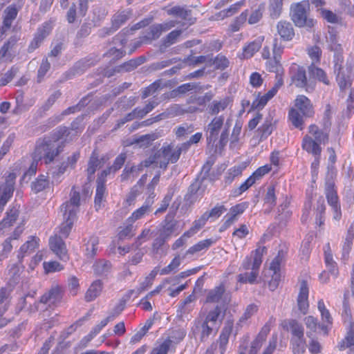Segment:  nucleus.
I'll return each mask as SVG.
<instances>
[{"label":"nucleus","instance_id":"21","mask_svg":"<svg viewBox=\"0 0 354 354\" xmlns=\"http://www.w3.org/2000/svg\"><path fill=\"white\" fill-rule=\"evenodd\" d=\"M277 30L279 35L284 41H290L295 36L292 24L285 20H281L277 23Z\"/></svg>","mask_w":354,"mask_h":354},{"label":"nucleus","instance_id":"54","mask_svg":"<svg viewBox=\"0 0 354 354\" xmlns=\"http://www.w3.org/2000/svg\"><path fill=\"white\" fill-rule=\"evenodd\" d=\"M289 118L292 124L296 127L302 129L303 118L296 109H292L289 111Z\"/></svg>","mask_w":354,"mask_h":354},{"label":"nucleus","instance_id":"34","mask_svg":"<svg viewBox=\"0 0 354 354\" xmlns=\"http://www.w3.org/2000/svg\"><path fill=\"white\" fill-rule=\"evenodd\" d=\"M336 80L340 90L344 91L349 88L351 85V72L340 69L337 75Z\"/></svg>","mask_w":354,"mask_h":354},{"label":"nucleus","instance_id":"58","mask_svg":"<svg viewBox=\"0 0 354 354\" xmlns=\"http://www.w3.org/2000/svg\"><path fill=\"white\" fill-rule=\"evenodd\" d=\"M182 34L181 30H175L169 32L163 39L162 44L165 47H168L177 41L178 38Z\"/></svg>","mask_w":354,"mask_h":354},{"label":"nucleus","instance_id":"50","mask_svg":"<svg viewBox=\"0 0 354 354\" xmlns=\"http://www.w3.org/2000/svg\"><path fill=\"white\" fill-rule=\"evenodd\" d=\"M176 222L172 219L168 220L167 218L165 220V223L160 230V233L167 239L170 237L174 232Z\"/></svg>","mask_w":354,"mask_h":354},{"label":"nucleus","instance_id":"47","mask_svg":"<svg viewBox=\"0 0 354 354\" xmlns=\"http://www.w3.org/2000/svg\"><path fill=\"white\" fill-rule=\"evenodd\" d=\"M346 348H354V324H351L349 331L339 345L340 350L345 349Z\"/></svg>","mask_w":354,"mask_h":354},{"label":"nucleus","instance_id":"35","mask_svg":"<svg viewBox=\"0 0 354 354\" xmlns=\"http://www.w3.org/2000/svg\"><path fill=\"white\" fill-rule=\"evenodd\" d=\"M93 268L96 274L106 276L111 272L112 264L105 259H100L93 264Z\"/></svg>","mask_w":354,"mask_h":354},{"label":"nucleus","instance_id":"43","mask_svg":"<svg viewBox=\"0 0 354 354\" xmlns=\"http://www.w3.org/2000/svg\"><path fill=\"white\" fill-rule=\"evenodd\" d=\"M354 239V223H352L347 231L345 241L343 245V256H348L352 247Z\"/></svg>","mask_w":354,"mask_h":354},{"label":"nucleus","instance_id":"52","mask_svg":"<svg viewBox=\"0 0 354 354\" xmlns=\"http://www.w3.org/2000/svg\"><path fill=\"white\" fill-rule=\"evenodd\" d=\"M160 136V133L158 132H153L148 134L143 135L140 136L137 142L140 144L142 147H148L150 145L153 141L156 140Z\"/></svg>","mask_w":354,"mask_h":354},{"label":"nucleus","instance_id":"28","mask_svg":"<svg viewBox=\"0 0 354 354\" xmlns=\"http://www.w3.org/2000/svg\"><path fill=\"white\" fill-rule=\"evenodd\" d=\"M167 13L171 15L178 17L183 20L189 23V24H193L195 22V19L192 17L191 10L186 9L184 7L174 6L167 10Z\"/></svg>","mask_w":354,"mask_h":354},{"label":"nucleus","instance_id":"57","mask_svg":"<svg viewBox=\"0 0 354 354\" xmlns=\"http://www.w3.org/2000/svg\"><path fill=\"white\" fill-rule=\"evenodd\" d=\"M243 168L240 166H234L230 169L225 176L226 184H230L234 179L242 174Z\"/></svg>","mask_w":354,"mask_h":354},{"label":"nucleus","instance_id":"10","mask_svg":"<svg viewBox=\"0 0 354 354\" xmlns=\"http://www.w3.org/2000/svg\"><path fill=\"white\" fill-rule=\"evenodd\" d=\"M174 145L171 142L170 144L164 145L161 149L158 151L161 160L160 161V168L166 169L169 162H176L180 156L178 152L176 151Z\"/></svg>","mask_w":354,"mask_h":354},{"label":"nucleus","instance_id":"6","mask_svg":"<svg viewBox=\"0 0 354 354\" xmlns=\"http://www.w3.org/2000/svg\"><path fill=\"white\" fill-rule=\"evenodd\" d=\"M335 174V171L333 169H328L327 180L326 182L325 193L328 203L332 207L334 211V218L339 220L341 217L340 206L338 203L337 192L335 189L334 182L332 180Z\"/></svg>","mask_w":354,"mask_h":354},{"label":"nucleus","instance_id":"32","mask_svg":"<svg viewBox=\"0 0 354 354\" xmlns=\"http://www.w3.org/2000/svg\"><path fill=\"white\" fill-rule=\"evenodd\" d=\"M102 282L101 280H95L92 283L85 294V300L88 302L95 299L101 293Z\"/></svg>","mask_w":354,"mask_h":354},{"label":"nucleus","instance_id":"59","mask_svg":"<svg viewBox=\"0 0 354 354\" xmlns=\"http://www.w3.org/2000/svg\"><path fill=\"white\" fill-rule=\"evenodd\" d=\"M213 64L216 69L223 71L229 66L230 61L225 55L218 54L214 58Z\"/></svg>","mask_w":354,"mask_h":354},{"label":"nucleus","instance_id":"30","mask_svg":"<svg viewBox=\"0 0 354 354\" xmlns=\"http://www.w3.org/2000/svg\"><path fill=\"white\" fill-rule=\"evenodd\" d=\"M84 254L87 258H93L97 253L99 245V238L95 235L89 236L84 239Z\"/></svg>","mask_w":354,"mask_h":354},{"label":"nucleus","instance_id":"64","mask_svg":"<svg viewBox=\"0 0 354 354\" xmlns=\"http://www.w3.org/2000/svg\"><path fill=\"white\" fill-rule=\"evenodd\" d=\"M100 165L101 160L95 154H93L90 158L88 165L87 174L88 177L95 174L96 169L100 167Z\"/></svg>","mask_w":354,"mask_h":354},{"label":"nucleus","instance_id":"27","mask_svg":"<svg viewBox=\"0 0 354 354\" xmlns=\"http://www.w3.org/2000/svg\"><path fill=\"white\" fill-rule=\"evenodd\" d=\"M98 61L99 59L94 56H88L82 59L74 65L73 68L74 74H81L84 73L91 66H95Z\"/></svg>","mask_w":354,"mask_h":354},{"label":"nucleus","instance_id":"11","mask_svg":"<svg viewBox=\"0 0 354 354\" xmlns=\"http://www.w3.org/2000/svg\"><path fill=\"white\" fill-rule=\"evenodd\" d=\"M16 176L10 173L6 178V182L0 184V212L12 196Z\"/></svg>","mask_w":354,"mask_h":354},{"label":"nucleus","instance_id":"53","mask_svg":"<svg viewBox=\"0 0 354 354\" xmlns=\"http://www.w3.org/2000/svg\"><path fill=\"white\" fill-rule=\"evenodd\" d=\"M180 263L181 259L180 256L175 257L167 266L165 267L160 270V274L165 275L169 274L173 272H176L177 268L180 266Z\"/></svg>","mask_w":354,"mask_h":354},{"label":"nucleus","instance_id":"45","mask_svg":"<svg viewBox=\"0 0 354 354\" xmlns=\"http://www.w3.org/2000/svg\"><path fill=\"white\" fill-rule=\"evenodd\" d=\"M151 201L147 200L145 205L136 209L133 212L131 217L128 218L129 222H134L135 221L141 218L145 214L151 210Z\"/></svg>","mask_w":354,"mask_h":354},{"label":"nucleus","instance_id":"39","mask_svg":"<svg viewBox=\"0 0 354 354\" xmlns=\"http://www.w3.org/2000/svg\"><path fill=\"white\" fill-rule=\"evenodd\" d=\"M49 186V180L45 175H39L31 184V189L35 193L40 192Z\"/></svg>","mask_w":354,"mask_h":354},{"label":"nucleus","instance_id":"20","mask_svg":"<svg viewBox=\"0 0 354 354\" xmlns=\"http://www.w3.org/2000/svg\"><path fill=\"white\" fill-rule=\"evenodd\" d=\"M308 71L311 80L315 82L317 80L326 86L330 85V80L328 77L326 73L322 68L317 67L314 64H310L308 66Z\"/></svg>","mask_w":354,"mask_h":354},{"label":"nucleus","instance_id":"38","mask_svg":"<svg viewBox=\"0 0 354 354\" xmlns=\"http://www.w3.org/2000/svg\"><path fill=\"white\" fill-rule=\"evenodd\" d=\"M213 243L214 241L211 239L201 241L196 244L190 247L185 252V257H187V255H194L202 250H207Z\"/></svg>","mask_w":354,"mask_h":354},{"label":"nucleus","instance_id":"33","mask_svg":"<svg viewBox=\"0 0 354 354\" xmlns=\"http://www.w3.org/2000/svg\"><path fill=\"white\" fill-rule=\"evenodd\" d=\"M304 323L306 326V328L310 330V331L307 332L308 337H310L313 335V333L315 332L317 328H320L322 330L325 331V333H327V325L325 324H319L318 320L314 317L313 316L309 315L306 317L304 319Z\"/></svg>","mask_w":354,"mask_h":354},{"label":"nucleus","instance_id":"63","mask_svg":"<svg viewBox=\"0 0 354 354\" xmlns=\"http://www.w3.org/2000/svg\"><path fill=\"white\" fill-rule=\"evenodd\" d=\"M18 72V68L15 66H12L6 73L1 74L0 77V86H5L9 83L16 75Z\"/></svg>","mask_w":354,"mask_h":354},{"label":"nucleus","instance_id":"24","mask_svg":"<svg viewBox=\"0 0 354 354\" xmlns=\"http://www.w3.org/2000/svg\"><path fill=\"white\" fill-rule=\"evenodd\" d=\"M19 206L15 205L10 209L6 216L0 222V235L3 234V230L12 226L17 221L19 214Z\"/></svg>","mask_w":354,"mask_h":354},{"label":"nucleus","instance_id":"37","mask_svg":"<svg viewBox=\"0 0 354 354\" xmlns=\"http://www.w3.org/2000/svg\"><path fill=\"white\" fill-rule=\"evenodd\" d=\"M37 246V239L35 237H31L30 240L27 241L21 246L17 256L19 261H21L26 254L33 252Z\"/></svg>","mask_w":354,"mask_h":354},{"label":"nucleus","instance_id":"17","mask_svg":"<svg viewBox=\"0 0 354 354\" xmlns=\"http://www.w3.org/2000/svg\"><path fill=\"white\" fill-rule=\"evenodd\" d=\"M50 27L48 24L45 23L37 29L35 35L28 46L29 52L33 51L38 48L44 39L49 35Z\"/></svg>","mask_w":354,"mask_h":354},{"label":"nucleus","instance_id":"29","mask_svg":"<svg viewBox=\"0 0 354 354\" xmlns=\"http://www.w3.org/2000/svg\"><path fill=\"white\" fill-rule=\"evenodd\" d=\"M144 165L142 163H140L137 165H133L129 167L126 165L122 174L120 175L121 181H126L129 179H135L143 170Z\"/></svg>","mask_w":354,"mask_h":354},{"label":"nucleus","instance_id":"60","mask_svg":"<svg viewBox=\"0 0 354 354\" xmlns=\"http://www.w3.org/2000/svg\"><path fill=\"white\" fill-rule=\"evenodd\" d=\"M263 200L265 204L268 205L270 208H272L276 205L277 197L275 195L274 187L273 186H269L268 187Z\"/></svg>","mask_w":354,"mask_h":354},{"label":"nucleus","instance_id":"19","mask_svg":"<svg viewBox=\"0 0 354 354\" xmlns=\"http://www.w3.org/2000/svg\"><path fill=\"white\" fill-rule=\"evenodd\" d=\"M308 287L306 281H302L300 284L299 292L297 297V306L299 310L306 314L308 309Z\"/></svg>","mask_w":354,"mask_h":354},{"label":"nucleus","instance_id":"40","mask_svg":"<svg viewBox=\"0 0 354 354\" xmlns=\"http://www.w3.org/2000/svg\"><path fill=\"white\" fill-rule=\"evenodd\" d=\"M198 86L195 83H185L174 89L171 93V95L172 97H179L186 94L189 91L196 90Z\"/></svg>","mask_w":354,"mask_h":354},{"label":"nucleus","instance_id":"62","mask_svg":"<svg viewBox=\"0 0 354 354\" xmlns=\"http://www.w3.org/2000/svg\"><path fill=\"white\" fill-rule=\"evenodd\" d=\"M248 17L247 10L243 12L230 25V28L232 32L238 31L241 26L245 23Z\"/></svg>","mask_w":354,"mask_h":354},{"label":"nucleus","instance_id":"4","mask_svg":"<svg viewBox=\"0 0 354 354\" xmlns=\"http://www.w3.org/2000/svg\"><path fill=\"white\" fill-rule=\"evenodd\" d=\"M289 73L291 84L304 89L308 93L313 92L315 89L316 82L310 77L308 79L306 71L303 66L292 64L290 68Z\"/></svg>","mask_w":354,"mask_h":354},{"label":"nucleus","instance_id":"41","mask_svg":"<svg viewBox=\"0 0 354 354\" xmlns=\"http://www.w3.org/2000/svg\"><path fill=\"white\" fill-rule=\"evenodd\" d=\"M97 187H96V193L95 196V207L97 208H100L101 207L102 203L105 197L106 194V187L105 184L103 183L101 180H97Z\"/></svg>","mask_w":354,"mask_h":354},{"label":"nucleus","instance_id":"14","mask_svg":"<svg viewBox=\"0 0 354 354\" xmlns=\"http://www.w3.org/2000/svg\"><path fill=\"white\" fill-rule=\"evenodd\" d=\"M49 246L52 252L62 261H66L69 259L66 243L61 236L55 234L51 236Z\"/></svg>","mask_w":354,"mask_h":354},{"label":"nucleus","instance_id":"16","mask_svg":"<svg viewBox=\"0 0 354 354\" xmlns=\"http://www.w3.org/2000/svg\"><path fill=\"white\" fill-rule=\"evenodd\" d=\"M132 12L131 10H118L112 17V27L110 29H106V33L110 34L118 30L122 25L125 24L131 17Z\"/></svg>","mask_w":354,"mask_h":354},{"label":"nucleus","instance_id":"9","mask_svg":"<svg viewBox=\"0 0 354 354\" xmlns=\"http://www.w3.org/2000/svg\"><path fill=\"white\" fill-rule=\"evenodd\" d=\"M217 331L218 328H214L202 318L196 319L192 327V334L195 337H198L201 342L207 341L212 334L216 333Z\"/></svg>","mask_w":354,"mask_h":354},{"label":"nucleus","instance_id":"26","mask_svg":"<svg viewBox=\"0 0 354 354\" xmlns=\"http://www.w3.org/2000/svg\"><path fill=\"white\" fill-rule=\"evenodd\" d=\"M223 317L224 314L221 315V308L217 305L213 310L207 313L203 320L209 324L212 325L214 328L218 329Z\"/></svg>","mask_w":354,"mask_h":354},{"label":"nucleus","instance_id":"51","mask_svg":"<svg viewBox=\"0 0 354 354\" xmlns=\"http://www.w3.org/2000/svg\"><path fill=\"white\" fill-rule=\"evenodd\" d=\"M245 0H241L231 5L228 8L221 11L220 15H222L223 17H228L232 16L236 13L243 6L245 5Z\"/></svg>","mask_w":354,"mask_h":354},{"label":"nucleus","instance_id":"36","mask_svg":"<svg viewBox=\"0 0 354 354\" xmlns=\"http://www.w3.org/2000/svg\"><path fill=\"white\" fill-rule=\"evenodd\" d=\"M263 39V38L259 37L244 47L243 58L248 59L252 57L261 47Z\"/></svg>","mask_w":354,"mask_h":354},{"label":"nucleus","instance_id":"1","mask_svg":"<svg viewBox=\"0 0 354 354\" xmlns=\"http://www.w3.org/2000/svg\"><path fill=\"white\" fill-rule=\"evenodd\" d=\"M80 206V194L73 187L70 194V200L61 206L64 221L59 226V233L62 237L67 238L68 236L76 219Z\"/></svg>","mask_w":354,"mask_h":354},{"label":"nucleus","instance_id":"44","mask_svg":"<svg viewBox=\"0 0 354 354\" xmlns=\"http://www.w3.org/2000/svg\"><path fill=\"white\" fill-rule=\"evenodd\" d=\"M19 37L16 35L11 36L0 48V59L6 57L9 52L17 44Z\"/></svg>","mask_w":354,"mask_h":354},{"label":"nucleus","instance_id":"55","mask_svg":"<svg viewBox=\"0 0 354 354\" xmlns=\"http://www.w3.org/2000/svg\"><path fill=\"white\" fill-rule=\"evenodd\" d=\"M272 119L270 117L266 118L264 123L259 128L261 138H267L273 131Z\"/></svg>","mask_w":354,"mask_h":354},{"label":"nucleus","instance_id":"46","mask_svg":"<svg viewBox=\"0 0 354 354\" xmlns=\"http://www.w3.org/2000/svg\"><path fill=\"white\" fill-rule=\"evenodd\" d=\"M258 306L254 304L248 305L246 307L243 315L240 317L238 324L242 326L243 324H245L258 311Z\"/></svg>","mask_w":354,"mask_h":354},{"label":"nucleus","instance_id":"12","mask_svg":"<svg viewBox=\"0 0 354 354\" xmlns=\"http://www.w3.org/2000/svg\"><path fill=\"white\" fill-rule=\"evenodd\" d=\"M225 118L223 115L214 116L205 128L206 131L207 141L208 143H214L224 125Z\"/></svg>","mask_w":354,"mask_h":354},{"label":"nucleus","instance_id":"18","mask_svg":"<svg viewBox=\"0 0 354 354\" xmlns=\"http://www.w3.org/2000/svg\"><path fill=\"white\" fill-rule=\"evenodd\" d=\"M62 289L59 286H52L48 292L40 297L39 303L56 304L62 299Z\"/></svg>","mask_w":354,"mask_h":354},{"label":"nucleus","instance_id":"22","mask_svg":"<svg viewBox=\"0 0 354 354\" xmlns=\"http://www.w3.org/2000/svg\"><path fill=\"white\" fill-rule=\"evenodd\" d=\"M295 106L306 117H312L314 114L313 104L310 100L305 95H298L295 100Z\"/></svg>","mask_w":354,"mask_h":354},{"label":"nucleus","instance_id":"13","mask_svg":"<svg viewBox=\"0 0 354 354\" xmlns=\"http://www.w3.org/2000/svg\"><path fill=\"white\" fill-rule=\"evenodd\" d=\"M275 322L273 317H270L268 321L261 328L260 332L251 344L249 354H257L261 348L263 343L266 341L267 335L270 333Z\"/></svg>","mask_w":354,"mask_h":354},{"label":"nucleus","instance_id":"7","mask_svg":"<svg viewBox=\"0 0 354 354\" xmlns=\"http://www.w3.org/2000/svg\"><path fill=\"white\" fill-rule=\"evenodd\" d=\"M266 252V247H260L254 251L253 263L251 272H245L238 275V281L240 283H253L259 274V270L262 263V257Z\"/></svg>","mask_w":354,"mask_h":354},{"label":"nucleus","instance_id":"56","mask_svg":"<svg viewBox=\"0 0 354 354\" xmlns=\"http://www.w3.org/2000/svg\"><path fill=\"white\" fill-rule=\"evenodd\" d=\"M162 82L158 80L151 84L149 86L145 88L142 91V98L145 99L147 97L154 94L158 89L161 88Z\"/></svg>","mask_w":354,"mask_h":354},{"label":"nucleus","instance_id":"15","mask_svg":"<svg viewBox=\"0 0 354 354\" xmlns=\"http://www.w3.org/2000/svg\"><path fill=\"white\" fill-rule=\"evenodd\" d=\"M230 293L226 292L224 286L221 284L208 292L206 301L208 303L221 302L225 305L230 301Z\"/></svg>","mask_w":354,"mask_h":354},{"label":"nucleus","instance_id":"8","mask_svg":"<svg viewBox=\"0 0 354 354\" xmlns=\"http://www.w3.org/2000/svg\"><path fill=\"white\" fill-rule=\"evenodd\" d=\"M18 12L19 10L15 4L10 5L3 10L2 24H0V41H1L11 30L12 24L17 17Z\"/></svg>","mask_w":354,"mask_h":354},{"label":"nucleus","instance_id":"3","mask_svg":"<svg viewBox=\"0 0 354 354\" xmlns=\"http://www.w3.org/2000/svg\"><path fill=\"white\" fill-rule=\"evenodd\" d=\"M310 6L309 0L291 4L290 16L296 26L310 28L315 26L316 21L310 17Z\"/></svg>","mask_w":354,"mask_h":354},{"label":"nucleus","instance_id":"2","mask_svg":"<svg viewBox=\"0 0 354 354\" xmlns=\"http://www.w3.org/2000/svg\"><path fill=\"white\" fill-rule=\"evenodd\" d=\"M62 151L61 145H56L49 138H39L35 143V149L31 154L32 158L35 160H44L48 165L53 162L55 158Z\"/></svg>","mask_w":354,"mask_h":354},{"label":"nucleus","instance_id":"61","mask_svg":"<svg viewBox=\"0 0 354 354\" xmlns=\"http://www.w3.org/2000/svg\"><path fill=\"white\" fill-rule=\"evenodd\" d=\"M286 252L283 250H279L278 254L272 260L270 269L271 270L280 271L281 263L285 259Z\"/></svg>","mask_w":354,"mask_h":354},{"label":"nucleus","instance_id":"31","mask_svg":"<svg viewBox=\"0 0 354 354\" xmlns=\"http://www.w3.org/2000/svg\"><path fill=\"white\" fill-rule=\"evenodd\" d=\"M11 304V289L2 287L0 289V313H6Z\"/></svg>","mask_w":354,"mask_h":354},{"label":"nucleus","instance_id":"42","mask_svg":"<svg viewBox=\"0 0 354 354\" xmlns=\"http://www.w3.org/2000/svg\"><path fill=\"white\" fill-rule=\"evenodd\" d=\"M172 342V340L169 338H167L161 342H157L149 354H167Z\"/></svg>","mask_w":354,"mask_h":354},{"label":"nucleus","instance_id":"48","mask_svg":"<svg viewBox=\"0 0 354 354\" xmlns=\"http://www.w3.org/2000/svg\"><path fill=\"white\" fill-rule=\"evenodd\" d=\"M283 8V0H271L270 4V16L272 19L279 17Z\"/></svg>","mask_w":354,"mask_h":354},{"label":"nucleus","instance_id":"5","mask_svg":"<svg viewBox=\"0 0 354 354\" xmlns=\"http://www.w3.org/2000/svg\"><path fill=\"white\" fill-rule=\"evenodd\" d=\"M313 136L314 139L308 135L304 137L302 148L307 152L313 153L315 156L316 160L318 162L322 151L320 145L322 143L325 144L328 142V135L322 131Z\"/></svg>","mask_w":354,"mask_h":354},{"label":"nucleus","instance_id":"23","mask_svg":"<svg viewBox=\"0 0 354 354\" xmlns=\"http://www.w3.org/2000/svg\"><path fill=\"white\" fill-rule=\"evenodd\" d=\"M283 328L290 331L292 335L291 339L304 338V331L302 325L295 319L285 321Z\"/></svg>","mask_w":354,"mask_h":354},{"label":"nucleus","instance_id":"49","mask_svg":"<svg viewBox=\"0 0 354 354\" xmlns=\"http://www.w3.org/2000/svg\"><path fill=\"white\" fill-rule=\"evenodd\" d=\"M290 343L294 354H304L305 353L306 344L304 338L291 339Z\"/></svg>","mask_w":354,"mask_h":354},{"label":"nucleus","instance_id":"25","mask_svg":"<svg viewBox=\"0 0 354 354\" xmlns=\"http://www.w3.org/2000/svg\"><path fill=\"white\" fill-rule=\"evenodd\" d=\"M231 100L229 97L214 100L208 106V113L211 115L218 116L217 115L223 111L230 104Z\"/></svg>","mask_w":354,"mask_h":354}]
</instances>
